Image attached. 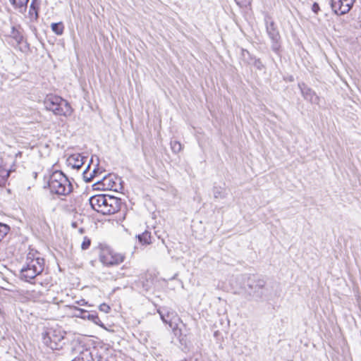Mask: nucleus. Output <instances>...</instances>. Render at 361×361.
I'll return each mask as SVG.
<instances>
[{
	"label": "nucleus",
	"instance_id": "31",
	"mask_svg": "<svg viewBox=\"0 0 361 361\" xmlns=\"http://www.w3.org/2000/svg\"><path fill=\"white\" fill-rule=\"evenodd\" d=\"M235 1L241 8L247 7L251 3V0H235Z\"/></svg>",
	"mask_w": 361,
	"mask_h": 361
},
{
	"label": "nucleus",
	"instance_id": "10",
	"mask_svg": "<svg viewBox=\"0 0 361 361\" xmlns=\"http://www.w3.org/2000/svg\"><path fill=\"white\" fill-rule=\"evenodd\" d=\"M355 0H331V7L337 15H344L350 11Z\"/></svg>",
	"mask_w": 361,
	"mask_h": 361
},
{
	"label": "nucleus",
	"instance_id": "34",
	"mask_svg": "<svg viewBox=\"0 0 361 361\" xmlns=\"http://www.w3.org/2000/svg\"><path fill=\"white\" fill-rule=\"evenodd\" d=\"M77 303L80 305H84L86 302H85L84 300H81L80 301H78Z\"/></svg>",
	"mask_w": 361,
	"mask_h": 361
},
{
	"label": "nucleus",
	"instance_id": "27",
	"mask_svg": "<svg viewBox=\"0 0 361 361\" xmlns=\"http://www.w3.org/2000/svg\"><path fill=\"white\" fill-rule=\"evenodd\" d=\"M92 161V159L90 160L89 164L87 165V168L82 173L83 179L86 183H90L92 180V175L89 174L88 170L90 168V166Z\"/></svg>",
	"mask_w": 361,
	"mask_h": 361
},
{
	"label": "nucleus",
	"instance_id": "13",
	"mask_svg": "<svg viewBox=\"0 0 361 361\" xmlns=\"http://www.w3.org/2000/svg\"><path fill=\"white\" fill-rule=\"evenodd\" d=\"M38 276H39V274H36V272H34L25 265L20 269V278L22 279L27 282H30L31 280L35 279V283H39L42 286V282L39 281V279L37 278Z\"/></svg>",
	"mask_w": 361,
	"mask_h": 361
},
{
	"label": "nucleus",
	"instance_id": "18",
	"mask_svg": "<svg viewBox=\"0 0 361 361\" xmlns=\"http://www.w3.org/2000/svg\"><path fill=\"white\" fill-rule=\"evenodd\" d=\"M16 8H18L20 12H23L27 8V5L29 0H9Z\"/></svg>",
	"mask_w": 361,
	"mask_h": 361
},
{
	"label": "nucleus",
	"instance_id": "23",
	"mask_svg": "<svg viewBox=\"0 0 361 361\" xmlns=\"http://www.w3.org/2000/svg\"><path fill=\"white\" fill-rule=\"evenodd\" d=\"M9 172L3 166V160L0 157V184L5 181V180L8 177Z\"/></svg>",
	"mask_w": 361,
	"mask_h": 361
},
{
	"label": "nucleus",
	"instance_id": "21",
	"mask_svg": "<svg viewBox=\"0 0 361 361\" xmlns=\"http://www.w3.org/2000/svg\"><path fill=\"white\" fill-rule=\"evenodd\" d=\"M51 28L57 35H61L63 33L64 26L61 22L51 23Z\"/></svg>",
	"mask_w": 361,
	"mask_h": 361
},
{
	"label": "nucleus",
	"instance_id": "12",
	"mask_svg": "<svg viewBox=\"0 0 361 361\" xmlns=\"http://www.w3.org/2000/svg\"><path fill=\"white\" fill-rule=\"evenodd\" d=\"M25 266L40 275L44 269V259L39 257L31 258L29 255Z\"/></svg>",
	"mask_w": 361,
	"mask_h": 361
},
{
	"label": "nucleus",
	"instance_id": "16",
	"mask_svg": "<svg viewBox=\"0 0 361 361\" xmlns=\"http://www.w3.org/2000/svg\"><path fill=\"white\" fill-rule=\"evenodd\" d=\"M158 313L159 314L161 320L164 323L169 324L170 322H172L171 321L172 317L175 314V313L173 312H170L166 308H162L161 310H159Z\"/></svg>",
	"mask_w": 361,
	"mask_h": 361
},
{
	"label": "nucleus",
	"instance_id": "3",
	"mask_svg": "<svg viewBox=\"0 0 361 361\" xmlns=\"http://www.w3.org/2000/svg\"><path fill=\"white\" fill-rule=\"evenodd\" d=\"M245 292L249 300L257 302L264 301L269 299L270 289L263 279H249L245 286Z\"/></svg>",
	"mask_w": 361,
	"mask_h": 361
},
{
	"label": "nucleus",
	"instance_id": "5",
	"mask_svg": "<svg viewBox=\"0 0 361 361\" xmlns=\"http://www.w3.org/2000/svg\"><path fill=\"white\" fill-rule=\"evenodd\" d=\"M8 42L23 53L30 51V44L24 39L22 31L15 26L11 27V31L8 36Z\"/></svg>",
	"mask_w": 361,
	"mask_h": 361
},
{
	"label": "nucleus",
	"instance_id": "4",
	"mask_svg": "<svg viewBox=\"0 0 361 361\" xmlns=\"http://www.w3.org/2000/svg\"><path fill=\"white\" fill-rule=\"evenodd\" d=\"M264 23L267 35L271 41V49L276 54H279L281 49V36L277 26L269 15L265 16Z\"/></svg>",
	"mask_w": 361,
	"mask_h": 361
},
{
	"label": "nucleus",
	"instance_id": "9",
	"mask_svg": "<svg viewBox=\"0 0 361 361\" xmlns=\"http://www.w3.org/2000/svg\"><path fill=\"white\" fill-rule=\"evenodd\" d=\"M76 312L75 313V316L83 319H87L89 321H91L94 324L99 326L100 327H102L104 329H106L104 326V324L102 322V321L99 319L97 312L95 311H87L84 309L79 308L75 306H73V307Z\"/></svg>",
	"mask_w": 361,
	"mask_h": 361
},
{
	"label": "nucleus",
	"instance_id": "17",
	"mask_svg": "<svg viewBox=\"0 0 361 361\" xmlns=\"http://www.w3.org/2000/svg\"><path fill=\"white\" fill-rule=\"evenodd\" d=\"M212 192L215 199H224L227 196L226 190L224 187L214 185Z\"/></svg>",
	"mask_w": 361,
	"mask_h": 361
},
{
	"label": "nucleus",
	"instance_id": "11",
	"mask_svg": "<svg viewBox=\"0 0 361 361\" xmlns=\"http://www.w3.org/2000/svg\"><path fill=\"white\" fill-rule=\"evenodd\" d=\"M298 87L305 100L313 104H319V97L313 90L309 87L304 82L298 83Z\"/></svg>",
	"mask_w": 361,
	"mask_h": 361
},
{
	"label": "nucleus",
	"instance_id": "2",
	"mask_svg": "<svg viewBox=\"0 0 361 361\" xmlns=\"http://www.w3.org/2000/svg\"><path fill=\"white\" fill-rule=\"evenodd\" d=\"M44 107L47 110L52 111L56 116H70L73 113V109L69 102L62 97L48 94L44 100Z\"/></svg>",
	"mask_w": 361,
	"mask_h": 361
},
{
	"label": "nucleus",
	"instance_id": "1",
	"mask_svg": "<svg viewBox=\"0 0 361 361\" xmlns=\"http://www.w3.org/2000/svg\"><path fill=\"white\" fill-rule=\"evenodd\" d=\"M48 186L51 192L59 195H68L73 190L71 183L61 171H55L50 175Z\"/></svg>",
	"mask_w": 361,
	"mask_h": 361
},
{
	"label": "nucleus",
	"instance_id": "28",
	"mask_svg": "<svg viewBox=\"0 0 361 361\" xmlns=\"http://www.w3.org/2000/svg\"><path fill=\"white\" fill-rule=\"evenodd\" d=\"M177 326H178L177 324H176L173 322H169V326L172 329L174 335L176 336H177L180 340V337L181 336L182 333H181V330L179 329Z\"/></svg>",
	"mask_w": 361,
	"mask_h": 361
},
{
	"label": "nucleus",
	"instance_id": "24",
	"mask_svg": "<svg viewBox=\"0 0 361 361\" xmlns=\"http://www.w3.org/2000/svg\"><path fill=\"white\" fill-rule=\"evenodd\" d=\"M10 230H11V228L8 225L0 222V242L8 233Z\"/></svg>",
	"mask_w": 361,
	"mask_h": 361
},
{
	"label": "nucleus",
	"instance_id": "36",
	"mask_svg": "<svg viewBox=\"0 0 361 361\" xmlns=\"http://www.w3.org/2000/svg\"><path fill=\"white\" fill-rule=\"evenodd\" d=\"M84 232H85V229H84L83 228H80L79 229V233H80L82 234Z\"/></svg>",
	"mask_w": 361,
	"mask_h": 361
},
{
	"label": "nucleus",
	"instance_id": "25",
	"mask_svg": "<svg viewBox=\"0 0 361 361\" xmlns=\"http://www.w3.org/2000/svg\"><path fill=\"white\" fill-rule=\"evenodd\" d=\"M251 64H252L258 71H262L265 69V66L262 62L260 59H258L256 56L253 58Z\"/></svg>",
	"mask_w": 361,
	"mask_h": 361
},
{
	"label": "nucleus",
	"instance_id": "32",
	"mask_svg": "<svg viewBox=\"0 0 361 361\" xmlns=\"http://www.w3.org/2000/svg\"><path fill=\"white\" fill-rule=\"evenodd\" d=\"M99 309L100 311L104 312V313H109L111 308L109 307V305H108L106 303H102L99 305Z\"/></svg>",
	"mask_w": 361,
	"mask_h": 361
},
{
	"label": "nucleus",
	"instance_id": "29",
	"mask_svg": "<svg viewBox=\"0 0 361 361\" xmlns=\"http://www.w3.org/2000/svg\"><path fill=\"white\" fill-rule=\"evenodd\" d=\"M38 10H39V6L36 4V0H32L31 2V4H30V11H29L30 14L32 15V13L34 12L35 15V18H38Z\"/></svg>",
	"mask_w": 361,
	"mask_h": 361
},
{
	"label": "nucleus",
	"instance_id": "8",
	"mask_svg": "<svg viewBox=\"0 0 361 361\" xmlns=\"http://www.w3.org/2000/svg\"><path fill=\"white\" fill-rule=\"evenodd\" d=\"M104 195L106 200L103 201V206L101 209H99V213L104 215H109L121 210L122 207L121 199L107 194H104Z\"/></svg>",
	"mask_w": 361,
	"mask_h": 361
},
{
	"label": "nucleus",
	"instance_id": "20",
	"mask_svg": "<svg viewBox=\"0 0 361 361\" xmlns=\"http://www.w3.org/2000/svg\"><path fill=\"white\" fill-rule=\"evenodd\" d=\"M91 353L88 350L82 351L80 355L72 360L71 361H91L92 360Z\"/></svg>",
	"mask_w": 361,
	"mask_h": 361
},
{
	"label": "nucleus",
	"instance_id": "15",
	"mask_svg": "<svg viewBox=\"0 0 361 361\" xmlns=\"http://www.w3.org/2000/svg\"><path fill=\"white\" fill-rule=\"evenodd\" d=\"M106 199L104 194H99L92 196L89 201L91 207L96 212H99V209H102L103 203Z\"/></svg>",
	"mask_w": 361,
	"mask_h": 361
},
{
	"label": "nucleus",
	"instance_id": "30",
	"mask_svg": "<svg viewBox=\"0 0 361 361\" xmlns=\"http://www.w3.org/2000/svg\"><path fill=\"white\" fill-rule=\"evenodd\" d=\"M90 245H91V240L87 236L84 237L83 241L82 242V244H81L82 250H87L90 247Z\"/></svg>",
	"mask_w": 361,
	"mask_h": 361
},
{
	"label": "nucleus",
	"instance_id": "37",
	"mask_svg": "<svg viewBox=\"0 0 361 361\" xmlns=\"http://www.w3.org/2000/svg\"><path fill=\"white\" fill-rule=\"evenodd\" d=\"M72 226L74 227V228H76L77 227V222H73L72 223Z\"/></svg>",
	"mask_w": 361,
	"mask_h": 361
},
{
	"label": "nucleus",
	"instance_id": "6",
	"mask_svg": "<svg viewBox=\"0 0 361 361\" xmlns=\"http://www.w3.org/2000/svg\"><path fill=\"white\" fill-rule=\"evenodd\" d=\"M64 339L63 335L60 331L49 330L44 335L43 343L53 350H61L65 344Z\"/></svg>",
	"mask_w": 361,
	"mask_h": 361
},
{
	"label": "nucleus",
	"instance_id": "7",
	"mask_svg": "<svg viewBox=\"0 0 361 361\" xmlns=\"http://www.w3.org/2000/svg\"><path fill=\"white\" fill-rule=\"evenodd\" d=\"M124 258V255L109 248H103L99 253V260L106 266L118 265L123 262Z\"/></svg>",
	"mask_w": 361,
	"mask_h": 361
},
{
	"label": "nucleus",
	"instance_id": "19",
	"mask_svg": "<svg viewBox=\"0 0 361 361\" xmlns=\"http://www.w3.org/2000/svg\"><path fill=\"white\" fill-rule=\"evenodd\" d=\"M137 238L139 242L143 245H145V244L148 245L152 243V241H151L152 234L149 231H145L142 233L138 235L137 236Z\"/></svg>",
	"mask_w": 361,
	"mask_h": 361
},
{
	"label": "nucleus",
	"instance_id": "14",
	"mask_svg": "<svg viewBox=\"0 0 361 361\" xmlns=\"http://www.w3.org/2000/svg\"><path fill=\"white\" fill-rule=\"evenodd\" d=\"M85 157L82 156L80 154H73L68 157L67 163L73 169H80L84 164Z\"/></svg>",
	"mask_w": 361,
	"mask_h": 361
},
{
	"label": "nucleus",
	"instance_id": "33",
	"mask_svg": "<svg viewBox=\"0 0 361 361\" xmlns=\"http://www.w3.org/2000/svg\"><path fill=\"white\" fill-rule=\"evenodd\" d=\"M312 10L314 13H317L319 11V6L317 3L314 2L312 4Z\"/></svg>",
	"mask_w": 361,
	"mask_h": 361
},
{
	"label": "nucleus",
	"instance_id": "22",
	"mask_svg": "<svg viewBox=\"0 0 361 361\" xmlns=\"http://www.w3.org/2000/svg\"><path fill=\"white\" fill-rule=\"evenodd\" d=\"M255 57V56L252 55L247 49H241V58L246 63L251 64Z\"/></svg>",
	"mask_w": 361,
	"mask_h": 361
},
{
	"label": "nucleus",
	"instance_id": "26",
	"mask_svg": "<svg viewBox=\"0 0 361 361\" xmlns=\"http://www.w3.org/2000/svg\"><path fill=\"white\" fill-rule=\"evenodd\" d=\"M171 148L173 152L176 154L181 151L182 145L180 142L173 140L171 141Z\"/></svg>",
	"mask_w": 361,
	"mask_h": 361
},
{
	"label": "nucleus",
	"instance_id": "35",
	"mask_svg": "<svg viewBox=\"0 0 361 361\" xmlns=\"http://www.w3.org/2000/svg\"><path fill=\"white\" fill-rule=\"evenodd\" d=\"M97 169H94L93 170L92 173H90V175H92V178H93L94 176H95L97 175Z\"/></svg>",
	"mask_w": 361,
	"mask_h": 361
}]
</instances>
